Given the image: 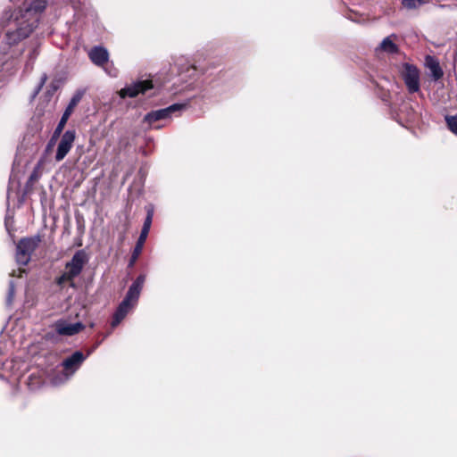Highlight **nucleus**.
<instances>
[{
  "label": "nucleus",
  "instance_id": "1",
  "mask_svg": "<svg viewBox=\"0 0 457 457\" xmlns=\"http://www.w3.org/2000/svg\"><path fill=\"white\" fill-rule=\"evenodd\" d=\"M45 8V0H23L7 21L6 38L9 44L28 37L37 27L39 16Z\"/></svg>",
  "mask_w": 457,
  "mask_h": 457
},
{
  "label": "nucleus",
  "instance_id": "2",
  "mask_svg": "<svg viewBox=\"0 0 457 457\" xmlns=\"http://www.w3.org/2000/svg\"><path fill=\"white\" fill-rule=\"evenodd\" d=\"M398 71L410 93H416L420 88V72L419 69L409 62L399 65Z\"/></svg>",
  "mask_w": 457,
  "mask_h": 457
},
{
  "label": "nucleus",
  "instance_id": "3",
  "mask_svg": "<svg viewBox=\"0 0 457 457\" xmlns=\"http://www.w3.org/2000/svg\"><path fill=\"white\" fill-rule=\"evenodd\" d=\"M140 295L139 287H130L125 299L119 305L114 313L112 327L115 328L125 318L131 308L136 304Z\"/></svg>",
  "mask_w": 457,
  "mask_h": 457
},
{
  "label": "nucleus",
  "instance_id": "4",
  "mask_svg": "<svg viewBox=\"0 0 457 457\" xmlns=\"http://www.w3.org/2000/svg\"><path fill=\"white\" fill-rule=\"evenodd\" d=\"M39 242L40 239L38 237H26L20 240L16 247L17 262L21 265H27Z\"/></svg>",
  "mask_w": 457,
  "mask_h": 457
},
{
  "label": "nucleus",
  "instance_id": "5",
  "mask_svg": "<svg viewBox=\"0 0 457 457\" xmlns=\"http://www.w3.org/2000/svg\"><path fill=\"white\" fill-rule=\"evenodd\" d=\"M85 360V356L80 352H75L71 357L67 358L63 361V373L60 378H55L53 379L54 385H60L65 381H67L71 376L74 374V372L79 368L83 361Z\"/></svg>",
  "mask_w": 457,
  "mask_h": 457
},
{
  "label": "nucleus",
  "instance_id": "6",
  "mask_svg": "<svg viewBox=\"0 0 457 457\" xmlns=\"http://www.w3.org/2000/svg\"><path fill=\"white\" fill-rule=\"evenodd\" d=\"M87 262V255L83 251H78L72 257L71 261L67 263L65 271L62 278H60L59 283H63L76 277L81 271L83 266Z\"/></svg>",
  "mask_w": 457,
  "mask_h": 457
},
{
  "label": "nucleus",
  "instance_id": "7",
  "mask_svg": "<svg viewBox=\"0 0 457 457\" xmlns=\"http://www.w3.org/2000/svg\"><path fill=\"white\" fill-rule=\"evenodd\" d=\"M153 216H154V210L152 207H148L146 218L145 220L140 236L137 239V245H136L135 249L132 253V262H135L142 252L144 244L147 238V236H148V233H149V230H150L151 225H152Z\"/></svg>",
  "mask_w": 457,
  "mask_h": 457
},
{
  "label": "nucleus",
  "instance_id": "8",
  "mask_svg": "<svg viewBox=\"0 0 457 457\" xmlns=\"http://www.w3.org/2000/svg\"><path fill=\"white\" fill-rule=\"evenodd\" d=\"M76 138V132L75 130H66L58 144L57 149H56V154H55V160L56 162H61L65 158L67 154L71 151L73 143Z\"/></svg>",
  "mask_w": 457,
  "mask_h": 457
},
{
  "label": "nucleus",
  "instance_id": "9",
  "mask_svg": "<svg viewBox=\"0 0 457 457\" xmlns=\"http://www.w3.org/2000/svg\"><path fill=\"white\" fill-rule=\"evenodd\" d=\"M153 88L152 81L143 80L128 85L119 91V96L121 98L136 97L139 94H145L147 90Z\"/></svg>",
  "mask_w": 457,
  "mask_h": 457
},
{
  "label": "nucleus",
  "instance_id": "10",
  "mask_svg": "<svg viewBox=\"0 0 457 457\" xmlns=\"http://www.w3.org/2000/svg\"><path fill=\"white\" fill-rule=\"evenodd\" d=\"M185 106V104H175L167 108L154 111L147 113L145 116L144 120L145 121L151 125L154 121L169 118L171 115V113L183 110Z\"/></svg>",
  "mask_w": 457,
  "mask_h": 457
},
{
  "label": "nucleus",
  "instance_id": "11",
  "mask_svg": "<svg viewBox=\"0 0 457 457\" xmlns=\"http://www.w3.org/2000/svg\"><path fill=\"white\" fill-rule=\"evenodd\" d=\"M54 328L59 335L73 336L80 332L84 325L81 322L71 323L65 320H60L55 322Z\"/></svg>",
  "mask_w": 457,
  "mask_h": 457
},
{
  "label": "nucleus",
  "instance_id": "12",
  "mask_svg": "<svg viewBox=\"0 0 457 457\" xmlns=\"http://www.w3.org/2000/svg\"><path fill=\"white\" fill-rule=\"evenodd\" d=\"M80 99H81V96L79 94L75 95L71 98V100L70 101V104H68L67 108L65 109V111H64L55 130H54L53 139L58 136H60V134L62 133V131L63 130V129L67 123V120H69L70 116L71 115V113L74 111V108L77 106V104H79Z\"/></svg>",
  "mask_w": 457,
  "mask_h": 457
},
{
  "label": "nucleus",
  "instance_id": "13",
  "mask_svg": "<svg viewBox=\"0 0 457 457\" xmlns=\"http://www.w3.org/2000/svg\"><path fill=\"white\" fill-rule=\"evenodd\" d=\"M90 60L98 66H103L108 62V51L101 46H96L88 53Z\"/></svg>",
  "mask_w": 457,
  "mask_h": 457
},
{
  "label": "nucleus",
  "instance_id": "14",
  "mask_svg": "<svg viewBox=\"0 0 457 457\" xmlns=\"http://www.w3.org/2000/svg\"><path fill=\"white\" fill-rule=\"evenodd\" d=\"M396 37L395 35L385 37L379 46L376 48L378 53L395 54L398 51L395 43Z\"/></svg>",
  "mask_w": 457,
  "mask_h": 457
},
{
  "label": "nucleus",
  "instance_id": "15",
  "mask_svg": "<svg viewBox=\"0 0 457 457\" xmlns=\"http://www.w3.org/2000/svg\"><path fill=\"white\" fill-rule=\"evenodd\" d=\"M425 66L429 70L435 80L441 79L444 75L439 62L433 56L428 55L425 59Z\"/></svg>",
  "mask_w": 457,
  "mask_h": 457
},
{
  "label": "nucleus",
  "instance_id": "16",
  "mask_svg": "<svg viewBox=\"0 0 457 457\" xmlns=\"http://www.w3.org/2000/svg\"><path fill=\"white\" fill-rule=\"evenodd\" d=\"M428 0H402L403 5L407 9H415L426 4Z\"/></svg>",
  "mask_w": 457,
  "mask_h": 457
},
{
  "label": "nucleus",
  "instance_id": "17",
  "mask_svg": "<svg viewBox=\"0 0 457 457\" xmlns=\"http://www.w3.org/2000/svg\"><path fill=\"white\" fill-rule=\"evenodd\" d=\"M448 128L452 132L457 135V117L447 116L445 118Z\"/></svg>",
  "mask_w": 457,
  "mask_h": 457
},
{
  "label": "nucleus",
  "instance_id": "18",
  "mask_svg": "<svg viewBox=\"0 0 457 457\" xmlns=\"http://www.w3.org/2000/svg\"><path fill=\"white\" fill-rule=\"evenodd\" d=\"M145 282V277L140 276L137 278V281L133 286H140L141 284H144Z\"/></svg>",
  "mask_w": 457,
  "mask_h": 457
},
{
  "label": "nucleus",
  "instance_id": "19",
  "mask_svg": "<svg viewBox=\"0 0 457 457\" xmlns=\"http://www.w3.org/2000/svg\"><path fill=\"white\" fill-rule=\"evenodd\" d=\"M45 80H46V79H42V81H41V83H40L39 87H37V90H36V92H35L34 96L38 93V91H39V90H40V88L42 87L43 84L45 83Z\"/></svg>",
  "mask_w": 457,
  "mask_h": 457
},
{
  "label": "nucleus",
  "instance_id": "20",
  "mask_svg": "<svg viewBox=\"0 0 457 457\" xmlns=\"http://www.w3.org/2000/svg\"><path fill=\"white\" fill-rule=\"evenodd\" d=\"M13 295V288L12 287L9 293V295L12 296Z\"/></svg>",
  "mask_w": 457,
  "mask_h": 457
},
{
  "label": "nucleus",
  "instance_id": "21",
  "mask_svg": "<svg viewBox=\"0 0 457 457\" xmlns=\"http://www.w3.org/2000/svg\"><path fill=\"white\" fill-rule=\"evenodd\" d=\"M23 271H24V270H21V269L19 270L20 274H21V272H23Z\"/></svg>",
  "mask_w": 457,
  "mask_h": 457
}]
</instances>
